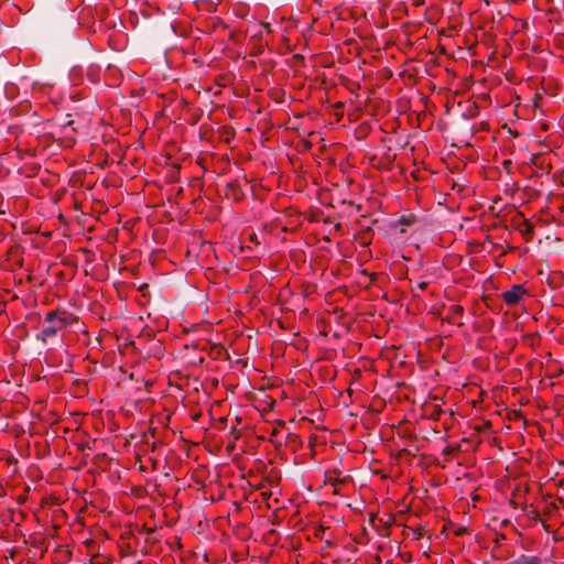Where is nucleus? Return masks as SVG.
I'll list each match as a JSON object with an SVG mask.
<instances>
[{
    "label": "nucleus",
    "mask_w": 564,
    "mask_h": 564,
    "mask_svg": "<svg viewBox=\"0 0 564 564\" xmlns=\"http://www.w3.org/2000/svg\"><path fill=\"white\" fill-rule=\"evenodd\" d=\"M46 326L42 328V330L36 335V339L43 343H47L52 337H55L58 330L63 329L62 326H58L55 312H47L44 317Z\"/></svg>",
    "instance_id": "1"
},
{
    "label": "nucleus",
    "mask_w": 564,
    "mask_h": 564,
    "mask_svg": "<svg viewBox=\"0 0 564 564\" xmlns=\"http://www.w3.org/2000/svg\"><path fill=\"white\" fill-rule=\"evenodd\" d=\"M527 291L521 284H513L510 290L502 293V299L507 305L518 304L525 295Z\"/></svg>",
    "instance_id": "2"
},
{
    "label": "nucleus",
    "mask_w": 564,
    "mask_h": 564,
    "mask_svg": "<svg viewBox=\"0 0 564 564\" xmlns=\"http://www.w3.org/2000/svg\"><path fill=\"white\" fill-rule=\"evenodd\" d=\"M54 312H55V316H56L58 326H62L63 328L69 326L72 324V322L76 319V317L72 313H68L66 311H63V312L54 311Z\"/></svg>",
    "instance_id": "3"
},
{
    "label": "nucleus",
    "mask_w": 564,
    "mask_h": 564,
    "mask_svg": "<svg viewBox=\"0 0 564 564\" xmlns=\"http://www.w3.org/2000/svg\"><path fill=\"white\" fill-rule=\"evenodd\" d=\"M413 216H403L399 223L403 225L404 227L410 226L413 223Z\"/></svg>",
    "instance_id": "4"
},
{
    "label": "nucleus",
    "mask_w": 564,
    "mask_h": 564,
    "mask_svg": "<svg viewBox=\"0 0 564 564\" xmlns=\"http://www.w3.org/2000/svg\"><path fill=\"white\" fill-rule=\"evenodd\" d=\"M147 463H148L149 465H151L154 469L156 468L158 460L149 459V460H147Z\"/></svg>",
    "instance_id": "5"
},
{
    "label": "nucleus",
    "mask_w": 564,
    "mask_h": 564,
    "mask_svg": "<svg viewBox=\"0 0 564 564\" xmlns=\"http://www.w3.org/2000/svg\"><path fill=\"white\" fill-rule=\"evenodd\" d=\"M426 286H427V283H426V282H422V283H420V284H419V288H420L421 290H424Z\"/></svg>",
    "instance_id": "6"
},
{
    "label": "nucleus",
    "mask_w": 564,
    "mask_h": 564,
    "mask_svg": "<svg viewBox=\"0 0 564 564\" xmlns=\"http://www.w3.org/2000/svg\"><path fill=\"white\" fill-rule=\"evenodd\" d=\"M147 468H148L147 466H144L143 464H140V469H141V470H144V469H147Z\"/></svg>",
    "instance_id": "7"
},
{
    "label": "nucleus",
    "mask_w": 564,
    "mask_h": 564,
    "mask_svg": "<svg viewBox=\"0 0 564 564\" xmlns=\"http://www.w3.org/2000/svg\"><path fill=\"white\" fill-rule=\"evenodd\" d=\"M456 311H457V312H459V313H462V312H463V308L458 306V307H456Z\"/></svg>",
    "instance_id": "8"
},
{
    "label": "nucleus",
    "mask_w": 564,
    "mask_h": 564,
    "mask_svg": "<svg viewBox=\"0 0 564 564\" xmlns=\"http://www.w3.org/2000/svg\"><path fill=\"white\" fill-rule=\"evenodd\" d=\"M560 465L564 466V460H558Z\"/></svg>",
    "instance_id": "9"
}]
</instances>
